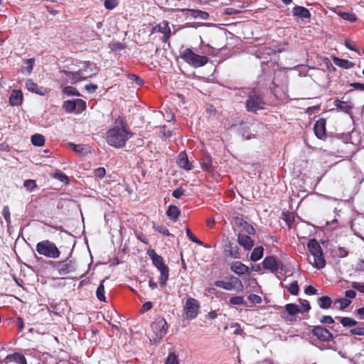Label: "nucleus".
Segmentation results:
<instances>
[{
    "mask_svg": "<svg viewBox=\"0 0 364 364\" xmlns=\"http://www.w3.org/2000/svg\"><path fill=\"white\" fill-rule=\"evenodd\" d=\"M294 219L295 218H294V215L293 213H287L284 214V220L289 228H291V225L294 223Z\"/></svg>",
    "mask_w": 364,
    "mask_h": 364,
    "instance_id": "47",
    "label": "nucleus"
},
{
    "mask_svg": "<svg viewBox=\"0 0 364 364\" xmlns=\"http://www.w3.org/2000/svg\"><path fill=\"white\" fill-rule=\"evenodd\" d=\"M242 8H243V6H240L239 9H235V8H232V7L226 8L224 9L223 14L225 15H228V16L240 14L242 13Z\"/></svg>",
    "mask_w": 364,
    "mask_h": 364,
    "instance_id": "40",
    "label": "nucleus"
},
{
    "mask_svg": "<svg viewBox=\"0 0 364 364\" xmlns=\"http://www.w3.org/2000/svg\"><path fill=\"white\" fill-rule=\"evenodd\" d=\"M302 309H301V313L309 311L311 309V306L309 302L307 300H302L300 301Z\"/></svg>",
    "mask_w": 364,
    "mask_h": 364,
    "instance_id": "61",
    "label": "nucleus"
},
{
    "mask_svg": "<svg viewBox=\"0 0 364 364\" xmlns=\"http://www.w3.org/2000/svg\"><path fill=\"white\" fill-rule=\"evenodd\" d=\"M53 178L59 180L60 181L64 183H69V178L63 172L59 170H56V171L53 174Z\"/></svg>",
    "mask_w": 364,
    "mask_h": 364,
    "instance_id": "41",
    "label": "nucleus"
},
{
    "mask_svg": "<svg viewBox=\"0 0 364 364\" xmlns=\"http://www.w3.org/2000/svg\"><path fill=\"white\" fill-rule=\"evenodd\" d=\"M63 107L67 112H72L75 110V100H68L64 102Z\"/></svg>",
    "mask_w": 364,
    "mask_h": 364,
    "instance_id": "42",
    "label": "nucleus"
},
{
    "mask_svg": "<svg viewBox=\"0 0 364 364\" xmlns=\"http://www.w3.org/2000/svg\"><path fill=\"white\" fill-rule=\"evenodd\" d=\"M351 304V301L346 298L337 299L333 301V307L339 310H344Z\"/></svg>",
    "mask_w": 364,
    "mask_h": 364,
    "instance_id": "29",
    "label": "nucleus"
},
{
    "mask_svg": "<svg viewBox=\"0 0 364 364\" xmlns=\"http://www.w3.org/2000/svg\"><path fill=\"white\" fill-rule=\"evenodd\" d=\"M292 14L294 16L301 19H310L311 18V13L309 9L301 6H295L292 9Z\"/></svg>",
    "mask_w": 364,
    "mask_h": 364,
    "instance_id": "21",
    "label": "nucleus"
},
{
    "mask_svg": "<svg viewBox=\"0 0 364 364\" xmlns=\"http://www.w3.org/2000/svg\"><path fill=\"white\" fill-rule=\"evenodd\" d=\"M26 87L30 92L39 95H45L48 92L46 88L39 87L37 83L34 82L31 79L26 80Z\"/></svg>",
    "mask_w": 364,
    "mask_h": 364,
    "instance_id": "19",
    "label": "nucleus"
},
{
    "mask_svg": "<svg viewBox=\"0 0 364 364\" xmlns=\"http://www.w3.org/2000/svg\"><path fill=\"white\" fill-rule=\"evenodd\" d=\"M326 120L324 118H321L316 122L314 126V131L315 135L319 139L324 140L326 138Z\"/></svg>",
    "mask_w": 364,
    "mask_h": 364,
    "instance_id": "14",
    "label": "nucleus"
},
{
    "mask_svg": "<svg viewBox=\"0 0 364 364\" xmlns=\"http://www.w3.org/2000/svg\"><path fill=\"white\" fill-rule=\"evenodd\" d=\"M129 79L134 81L136 85H144V80L138 75L134 74H129L128 75Z\"/></svg>",
    "mask_w": 364,
    "mask_h": 364,
    "instance_id": "51",
    "label": "nucleus"
},
{
    "mask_svg": "<svg viewBox=\"0 0 364 364\" xmlns=\"http://www.w3.org/2000/svg\"><path fill=\"white\" fill-rule=\"evenodd\" d=\"M334 105L340 110L349 113L352 109L353 107L348 102L341 101L340 100H336L334 101Z\"/></svg>",
    "mask_w": 364,
    "mask_h": 364,
    "instance_id": "30",
    "label": "nucleus"
},
{
    "mask_svg": "<svg viewBox=\"0 0 364 364\" xmlns=\"http://www.w3.org/2000/svg\"><path fill=\"white\" fill-rule=\"evenodd\" d=\"M180 214V209L174 205H171L166 210V215L173 222H176L178 220Z\"/></svg>",
    "mask_w": 364,
    "mask_h": 364,
    "instance_id": "26",
    "label": "nucleus"
},
{
    "mask_svg": "<svg viewBox=\"0 0 364 364\" xmlns=\"http://www.w3.org/2000/svg\"><path fill=\"white\" fill-rule=\"evenodd\" d=\"M263 251L264 249L262 246L255 247L250 255L251 260L253 262L259 260L263 256Z\"/></svg>",
    "mask_w": 364,
    "mask_h": 364,
    "instance_id": "32",
    "label": "nucleus"
},
{
    "mask_svg": "<svg viewBox=\"0 0 364 364\" xmlns=\"http://www.w3.org/2000/svg\"><path fill=\"white\" fill-rule=\"evenodd\" d=\"M230 270L238 276L250 274L249 267L240 262H233L230 266Z\"/></svg>",
    "mask_w": 364,
    "mask_h": 364,
    "instance_id": "20",
    "label": "nucleus"
},
{
    "mask_svg": "<svg viewBox=\"0 0 364 364\" xmlns=\"http://www.w3.org/2000/svg\"><path fill=\"white\" fill-rule=\"evenodd\" d=\"M70 147L72 148V149L80 154L84 155L85 149L83 145L82 144H75L73 143L69 144Z\"/></svg>",
    "mask_w": 364,
    "mask_h": 364,
    "instance_id": "45",
    "label": "nucleus"
},
{
    "mask_svg": "<svg viewBox=\"0 0 364 364\" xmlns=\"http://www.w3.org/2000/svg\"><path fill=\"white\" fill-rule=\"evenodd\" d=\"M87 107L86 102L81 99L75 100V109H77V112L84 111Z\"/></svg>",
    "mask_w": 364,
    "mask_h": 364,
    "instance_id": "46",
    "label": "nucleus"
},
{
    "mask_svg": "<svg viewBox=\"0 0 364 364\" xmlns=\"http://www.w3.org/2000/svg\"><path fill=\"white\" fill-rule=\"evenodd\" d=\"M245 304V301L242 296H235L231 297L229 300L230 306L243 305Z\"/></svg>",
    "mask_w": 364,
    "mask_h": 364,
    "instance_id": "36",
    "label": "nucleus"
},
{
    "mask_svg": "<svg viewBox=\"0 0 364 364\" xmlns=\"http://www.w3.org/2000/svg\"><path fill=\"white\" fill-rule=\"evenodd\" d=\"M2 215L5 220L6 221L7 224H9L11 223V213L9 207L8 205H5L4 207L2 210Z\"/></svg>",
    "mask_w": 364,
    "mask_h": 364,
    "instance_id": "49",
    "label": "nucleus"
},
{
    "mask_svg": "<svg viewBox=\"0 0 364 364\" xmlns=\"http://www.w3.org/2000/svg\"><path fill=\"white\" fill-rule=\"evenodd\" d=\"M104 281L101 282V284L98 286L97 291H96V296L97 299L101 301H105L106 297H105V287L103 285Z\"/></svg>",
    "mask_w": 364,
    "mask_h": 364,
    "instance_id": "35",
    "label": "nucleus"
},
{
    "mask_svg": "<svg viewBox=\"0 0 364 364\" xmlns=\"http://www.w3.org/2000/svg\"><path fill=\"white\" fill-rule=\"evenodd\" d=\"M176 11L189 14L193 18L207 20L209 18V14L208 12L199 9H177Z\"/></svg>",
    "mask_w": 364,
    "mask_h": 364,
    "instance_id": "16",
    "label": "nucleus"
},
{
    "mask_svg": "<svg viewBox=\"0 0 364 364\" xmlns=\"http://www.w3.org/2000/svg\"><path fill=\"white\" fill-rule=\"evenodd\" d=\"M31 142L34 146H41L45 144L44 136L40 134H35L31 136Z\"/></svg>",
    "mask_w": 364,
    "mask_h": 364,
    "instance_id": "34",
    "label": "nucleus"
},
{
    "mask_svg": "<svg viewBox=\"0 0 364 364\" xmlns=\"http://www.w3.org/2000/svg\"><path fill=\"white\" fill-rule=\"evenodd\" d=\"M287 291L292 295H298L299 291V287L297 281H294L289 284L288 287H286Z\"/></svg>",
    "mask_w": 364,
    "mask_h": 364,
    "instance_id": "37",
    "label": "nucleus"
},
{
    "mask_svg": "<svg viewBox=\"0 0 364 364\" xmlns=\"http://www.w3.org/2000/svg\"><path fill=\"white\" fill-rule=\"evenodd\" d=\"M156 32L162 33L163 36L161 38V41L164 43H167L171 36L169 23L167 21H163L154 26L151 30V34Z\"/></svg>",
    "mask_w": 364,
    "mask_h": 364,
    "instance_id": "10",
    "label": "nucleus"
},
{
    "mask_svg": "<svg viewBox=\"0 0 364 364\" xmlns=\"http://www.w3.org/2000/svg\"><path fill=\"white\" fill-rule=\"evenodd\" d=\"M266 102L263 93L258 89H252L247 95L245 108L247 112L257 113L265 108Z\"/></svg>",
    "mask_w": 364,
    "mask_h": 364,
    "instance_id": "2",
    "label": "nucleus"
},
{
    "mask_svg": "<svg viewBox=\"0 0 364 364\" xmlns=\"http://www.w3.org/2000/svg\"><path fill=\"white\" fill-rule=\"evenodd\" d=\"M24 186L28 190L33 191L37 186L34 180L28 179L24 181Z\"/></svg>",
    "mask_w": 364,
    "mask_h": 364,
    "instance_id": "53",
    "label": "nucleus"
},
{
    "mask_svg": "<svg viewBox=\"0 0 364 364\" xmlns=\"http://www.w3.org/2000/svg\"><path fill=\"white\" fill-rule=\"evenodd\" d=\"M333 304L331 297L323 296L318 299V304L321 309H327Z\"/></svg>",
    "mask_w": 364,
    "mask_h": 364,
    "instance_id": "31",
    "label": "nucleus"
},
{
    "mask_svg": "<svg viewBox=\"0 0 364 364\" xmlns=\"http://www.w3.org/2000/svg\"><path fill=\"white\" fill-rule=\"evenodd\" d=\"M319 321L323 324H332L334 323V320L331 316H323Z\"/></svg>",
    "mask_w": 364,
    "mask_h": 364,
    "instance_id": "55",
    "label": "nucleus"
},
{
    "mask_svg": "<svg viewBox=\"0 0 364 364\" xmlns=\"http://www.w3.org/2000/svg\"><path fill=\"white\" fill-rule=\"evenodd\" d=\"M110 48L112 50H121L125 48V46L120 42H114L110 45Z\"/></svg>",
    "mask_w": 364,
    "mask_h": 364,
    "instance_id": "59",
    "label": "nucleus"
},
{
    "mask_svg": "<svg viewBox=\"0 0 364 364\" xmlns=\"http://www.w3.org/2000/svg\"><path fill=\"white\" fill-rule=\"evenodd\" d=\"M36 251L39 255L52 259H57L60 255V251L55 244L48 240L37 243Z\"/></svg>",
    "mask_w": 364,
    "mask_h": 364,
    "instance_id": "8",
    "label": "nucleus"
},
{
    "mask_svg": "<svg viewBox=\"0 0 364 364\" xmlns=\"http://www.w3.org/2000/svg\"><path fill=\"white\" fill-rule=\"evenodd\" d=\"M263 268L269 270L272 273L277 272L279 269L278 262L273 256H269L264 258L262 262Z\"/></svg>",
    "mask_w": 364,
    "mask_h": 364,
    "instance_id": "17",
    "label": "nucleus"
},
{
    "mask_svg": "<svg viewBox=\"0 0 364 364\" xmlns=\"http://www.w3.org/2000/svg\"><path fill=\"white\" fill-rule=\"evenodd\" d=\"M237 242L247 250H251L254 245V240L249 235L242 232L237 235Z\"/></svg>",
    "mask_w": 364,
    "mask_h": 364,
    "instance_id": "18",
    "label": "nucleus"
},
{
    "mask_svg": "<svg viewBox=\"0 0 364 364\" xmlns=\"http://www.w3.org/2000/svg\"><path fill=\"white\" fill-rule=\"evenodd\" d=\"M286 312L283 314L282 317L289 322L296 321V315L301 312L299 306L295 304H287L285 306Z\"/></svg>",
    "mask_w": 364,
    "mask_h": 364,
    "instance_id": "13",
    "label": "nucleus"
},
{
    "mask_svg": "<svg viewBox=\"0 0 364 364\" xmlns=\"http://www.w3.org/2000/svg\"><path fill=\"white\" fill-rule=\"evenodd\" d=\"M147 255L151 258L153 264L160 272L159 282L161 286H165L169 277L168 267L164 263V259L153 249L147 250Z\"/></svg>",
    "mask_w": 364,
    "mask_h": 364,
    "instance_id": "3",
    "label": "nucleus"
},
{
    "mask_svg": "<svg viewBox=\"0 0 364 364\" xmlns=\"http://www.w3.org/2000/svg\"><path fill=\"white\" fill-rule=\"evenodd\" d=\"M332 60L335 65L344 69L352 68L355 65L354 63L350 62L346 59L339 58L338 57L336 56H333Z\"/></svg>",
    "mask_w": 364,
    "mask_h": 364,
    "instance_id": "24",
    "label": "nucleus"
},
{
    "mask_svg": "<svg viewBox=\"0 0 364 364\" xmlns=\"http://www.w3.org/2000/svg\"><path fill=\"white\" fill-rule=\"evenodd\" d=\"M5 360L6 363L15 362L17 364H28L24 355L19 353H14L6 355Z\"/></svg>",
    "mask_w": 364,
    "mask_h": 364,
    "instance_id": "23",
    "label": "nucleus"
},
{
    "mask_svg": "<svg viewBox=\"0 0 364 364\" xmlns=\"http://www.w3.org/2000/svg\"><path fill=\"white\" fill-rule=\"evenodd\" d=\"M115 126L106 132L107 143L114 148L120 149L125 146L127 141L132 136L129 130L126 120L118 117L114 122Z\"/></svg>",
    "mask_w": 364,
    "mask_h": 364,
    "instance_id": "1",
    "label": "nucleus"
},
{
    "mask_svg": "<svg viewBox=\"0 0 364 364\" xmlns=\"http://www.w3.org/2000/svg\"><path fill=\"white\" fill-rule=\"evenodd\" d=\"M351 287L361 293H364V283L353 282Z\"/></svg>",
    "mask_w": 364,
    "mask_h": 364,
    "instance_id": "60",
    "label": "nucleus"
},
{
    "mask_svg": "<svg viewBox=\"0 0 364 364\" xmlns=\"http://www.w3.org/2000/svg\"><path fill=\"white\" fill-rule=\"evenodd\" d=\"M248 299L254 304H260L262 302V298L255 294H251L248 296Z\"/></svg>",
    "mask_w": 364,
    "mask_h": 364,
    "instance_id": "58",
    "label": "nucleus"
},
{
    "mask_svg": "<svg viewBox=\"0 0 364 364\" xmlns=\"http://www.w3.org/2000/svg\"><path fill=\"white\" fill-rule=\"evenodd\" d=\"M55 267L60 275H65L75 270V268L71 260L69 262H57L55 263Z\"/></svg>",
    "mask_w": 364,
    "mask_h": 364,
    "instance_id": "15",
    "label": "nucleus"
},
{
    "mask_svg": "<svg viewBox=\"0 0 364 364\" xmlns=\"http://www.w3.org/2000/svg\"><path fill=\"white\" fill-rule=\"evenodd\" d=\"M338 14L343 20L348 21L351 23L355 22L357 20L356 16L352 13L339 12Z\"/></svg>",
    "mask_w": 364,
    "mask_h": 364,
    "instance_id": "38",
    "label": "nucleus"
},
{
    "mask_svg": "<svg viewBox=\"0 0 364 364\" xmlns=\"http://www.w3.org/2000/svg\"><path fill=\"white\" fill-rule=\"evenodd\" d=\"M87 69H90L94 74H95L98 70L95 64L88 63L84 70L80 69L77 72H70L63 70L60 71V73L65 77L68 81L74 84L92 75V73L85 75L84 72H86Z\"/></svg>",
    "mask_w": 364,
    "mask_h": 364,
    "instance_id": "6",
    "label": "nucleus"
},
{
    "mask_svg": "<svg viewBox=\"0 0 364 364\" xmlns=\"http://www.w3.org/2000/svg\"><path fill=\"white\" fill-rule=\"evenodd\" d=\"M105 173H106V170L103 167L97 168L94 171L95 176L100 178H102L105 176Z\"/></svg>",
    "mask_w": 364,
    "mask_h": 364,
    "instance_id": "54",
    "label": "nucleus"
},
{
    "mask_svg": "<svg viewBox=\"0 0 364 364\" xmlns=\"http://www.w3.org/2000/svg\"><path fill=\"white\" fill-rule=\"evenodd\" d=\"M24 63L26 65V68L27 72L28 73H31L33 70L34 63H35V59L34 58L26 59L25 60Z\"/></svg>",
    "mask_w": 364,
    "mask_h": 364,
    "instance_id": "52",
    "label": "nucleus"
},
{
    "mask_svg": "<svg viewBox=\"0 0 364 364\" xmlns=\"http://www.w3.org/2000/svg\"><path fill=\"white\" fill-rule=\"evenodd\" d=\"M184 193V190L182 188H176L175 189L173 193H172V196L173 197H174L175 198H180Z\"/></svg>",
    "mask_w": 364,
    "mask_h": 364,
    "instance_id": "63",
    "label": "nucleus"
},
{
    "mask_svg": "<svg viewBox=\"0 0 364 364\" xmlns=\"http://www.w3.org/2000/svg\"><path fill=\"white\" fill-rule=\"evenodd\" d=\"M164 364H179L178 355L173 352L169 353Z\"/></svg>",
    "mask_w": 364,
    "mask_h": 364,
    "instance_id": "39",
    "label": "nucleus"
},
{
    "mask_svg": "<svg viewBox=\"0 0 364 364\" xmlns=\"http://www.w3.org/2000/svg\"><path fill=\"white\" fill-rule=\"evenodd\" d=\"M186 235L190 240H191L193 242H195L196 244L201 245L202 242H200L191 231V230L188 228H186Z\"/></svg>",
    "mask_w": 364,
    "mask_h": 364,
    "instance_id": "50",
    "label": "nucleus"
},
{
    "mask_svg": "<svg viewBox=\"0 0 364 364\" xmlns=\"http://www.w3.org/2000/svg\"><path fill=\"white\" fill-rule=\"evenodd\" d=\"M200 305L198 301L193 298H189L186 300L184 311L188 318H195L199 311Z\"/></svg>",
    "mask_w": 364,
    "mask_h": 364,
    "instance_id": "12",
    "label": "nucleus"
},
{
    "mask_svg": "<svg viewBox=\"0 0 364 364\" xmlns=\"http://www.w3.org/2000/svg\"><path fill=\"white\" fill-rule=\"evenodd\" d=\"M307 247L310 252L313 264L317 269H322L326 265V260L321 245L316 239H311L307 243Z\"/></svg>",
    "mask_w": 364,
    "mask_h": 364,
    "instance_id": "5",
    "label": "nucleus"
},
{
    "mask_svg": "<svg viewBox=\"0 0 364 364\" xmlns=\"http://www.w3.org/2000/svg\"><path fill=\"white\" fill-rule=\"evenodd\" d=\"M311 334L316 337L317 339L324 342H328L333 340V334L326 328L321 326H314L311 331Z\"/></svg>",
    "mask_w": 364,
    "mask_h": 364,
    "instance_id": "11",
    "label": "nucleus"
},
{
    "mask_svg": "<svg viewBox=\"0 0 364 364\" xmlns=\"http://www.w3.org/2000/svg\"><path fill=\"white\" fill-rule=\"evenodd\" d=\"M104 5L107 9L112 10L118 5V0H105Z\"/></svg>",
    "mask_w": 364,
    "mask_h": 364,
    "instance_id": "48",
    "label": "nucleus"
},
{
    "mask_svg": "<svg viewBox=\"0 0 364 364\" xmlns=\"http://www.w3.org/2000/svg\"><path fill=\"white\" fill-rule=\"evenodd\" d=\"M336 318L340 319L341 323L344 327L355 326L358 323L355 319L350 318V317H342V318L336 317Z\"/></svg>",
    "mask_w": 364,
    "mask_h": 364,
    "instance_id": "33",
    "label": "nucleus"
},
{
    "mask_svg": "<svg viewBox=\"0 0 364 364\" xmlns=\"http://www.w3.org/2000/svg\"><path fill=\"white\" fill-rule=\"evenodd\" d=\"M168 323L162 316H158L151 324V330L153 333L151 338L154 341H160L167 333Z\"/></svg>",
    "mask_w": 364,
    "mask_h": 364,
    "instance_id": "7",
    "label": "nucleus"
},
{
    "mask_svg": "<svg viewBox=\"0 0 364 364\" xmlns=\"http://www.w3.org/2000/svg\"><path fill=\"white\" fill-rule=\"evenodd\" d=\"M345 46L349 50H354V51H356V52L359 53L358 50L355 48V43L354 41H350V40H346L345 41Z\"/></svg>",
    "mask_w": 364,
    "mask_h": 364,
    "instance_id": "62",
    "label": "nucleus"
},
{
    "mask_svg": "<svg viewBox=\"0 0 364 364\" xmlns=\"http://www.w3.org/2000/svg\"><path fill=\"white\" fill-rule=\"evenodd\" d=\"M215 285L228 291L237 289V291H242L244 287L242 282L233 276L229 278V281L217 280L215 282Z\"/></svg>",
    "mask_w": 364,
    "mask_h": 364,
    "instance_id": "9",
    "label": "nucleus"
},
{
    "mask_svg": "<svg viewBox=\"0 0 364 364\" xmlns=\"http://www.w3.org/2000/svg\"><path fill=\"white\" fill-rule=\"evenodd\" d=\"M159 132L161 134L162 136L165 138H168L171 136V132L167 129L165 125L159 127Z\"/></svg>",
    "mask_w": 364,
    "mask_h": 364,
    "instance_id": "57",
    "label": "nucleus"
},
{
    "mask_svg": "<svg viewBox=\"0 0 364 364\" xmlns=\"http://www.w3.org/2000/svg\"><path fill=\"white\" fill-rule=\"evenodd\" d=\"M226 250L228 255L235 259H238L240 257V253L239 252V248L237 245L233 246V244L230 242L228 244L225 245Z\"/></svg>",
    "mask_w": 364,
    "mask_h": 364,
    "instance_id": "28",
    "label": "nucleus"
},
{
    "mask_svg": "<svg viewBox=\"0 0 364 364\" xmlns=\"http://www.w3.org/2000/svg\"><path fill=\"white\" fill-rule=\"evenodd\" d=\"M153 228L156 231L161 233L164 235L169 236L171 235V233L169 232V230L165 226H164L163 225H156V224H154Z\"/></svg>",
    "mask_w": 364,
    "mask_h": 364,
    "instance_id": "44",
    "label": "nucleus"
},
{
    "mask_svg": "<svg viewBox=\"0 0 364 364\" xmlns=\"http://www.w3.org/2000/svg\"><path fill=\"white\" fill-rule=\"evenodd\" d=\"M236 220L238 221L240 225L242 227V231L245 232L248 235L255 234V230L251 224L248 223L247 222L245 221L242 218H237Z\"/></svg>",
    "mask_w": 364,
    "mask_h": 364,
    "instance_id": "27",
    "label": "nucleus"
},
{
    "mask_svg": "<svg viewBox=\"0 0 364 364\" xmlns=\"http://www.w3.org/2000/svg\"><path fill=\"white\" fill-rule=\"evenodd\" d=\"M23 100V95L20 90H14L12 91L9 97V103L12 106L20 105Z\"/></svg>",
    "mask_w": 364,
    "mask_h": 364,
    "instance_id": "25",
    "label": "nucleus"
},
{
    "mask_svg": "<svg viewBox=\"0 0 364 364\" xmlns=\"http://www.w3.org/2000/svg\"><path fill=\"white\" fill-rule=\"evenodd\" d=\"M177 164L181 168L186 171H190L193 168L192 164L189 161L187 155L184 151L181 152L178 154Z\"/></svg>",
    "mask_w": 364,
    "mask_h": 364,
    "instance_id": "22",
    "label": "nucleus"
},
{
    "mask_svg": "<svg viewBox=\"0 0 364 364\" xmlns=\"http://www.w3.org/2000/svg\"><path fill=\"white\" fill-rule=\"evenodd\" d=\"M352 335L364 336V327H355L350 331Z\"/></svg>",
    "mask_w": 364,
    "mask_h": 364,
    "instance_id": "56",
    "label": "nucleus"
},
{
    "mask_svg": "<svg viewBox=\"0 0 364 364\" xmlns=\"http://www.w3.org/2000/svg\"><path fill=\"white\" fill-rule=\"evenodd\" d=\"M179 53L181 58L194 68L206 65L209 60L207 56L198 55L189 48H182Z\"/></svg>",
    "mask_w": 364,
    "mask_h": 364,
    "instance_id": "4",
    "label": "nucleus"
},
{
    "mask_svg": "<svg viewBox=\"0 0 364 364\" xmlns=\"http://www.w3.org/2000/svg\"><path fill=\"white\" fill-rule=\"evenodd\" d=\"M63 93L68 95H75V96H80V93L77 91V90L72 86H66L63 90Z\"/></svg>",
    "mask_w": 364,
    "mask_h": 364,
    "instance_id": "43",
    "label": "nucleus"
},
{
    "mask_svg": "<svg viewBox=\"0 0 364 364\" xmlns=\"http://www.w3.org/2000/svg\"><path fill=\"white\" fill-rule=\"evenodd\" d=\"M355 314L359 319H364V306L357 309Z\"/></svg>",
    "mask_w": 364,
    "mask_h": 364,
    "instance_id": "64",
    "label": "nucleus"
}]
</instances>
